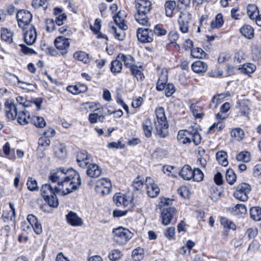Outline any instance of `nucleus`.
Listing matches in <instances>:
<instances>
[{
    "mask_svg": "<svg viewBox=\"0 0 261 261\" xmlns=\"http://www.w3.org/2000/svg\"><path fill=\"white\" fill-rule=\"evenodd\" d=\"M50 141L46 137H42L38 140V145L42 147H47L49 145Z\"/></svg>",
    "mask_w": 261,
    "mask_h": 261,
    "instance_id": "nucleus-61",
    "label": "nucleus"
},
{
    "mask_svg": "<svg viewBox=\"0 0 261 261\" xmlns=\"http://www.w3.org/2000/svg\"><path fill=\"white\" fill-rule=\"evenodd\" d=\"M117 59L120 60L121 62H123L124 66L126 68H130L135 64V60L130 55H124L123 54L120 53L118 55Z\"/></svg>",
    "mask_w": 261,
    "mask_h": 261,
    "instance_id": "nucleus-20",
    "label": "nucleus"
},
{
    "mask_svg": "<svg viewBox=\"0 0 261 261\" xmlns=\"http://www.w3.org/2000/svg\"><path fill=\"white\" fill-rule=\"evenodd\" d=\"M16 118H17V121L20 124L25 125L30 122L31 117H30L29 112L26 111L24 109L21 110L19 112V113Z\"/></svg>",
    "mask_w": 261,
    "mask_h": 261,
    "instance_id": "nucleus-24",
    "label": "nucleus"
},
{
    "mask_svg": "<svg viewBox=\"0 0 261 261\" xmlns=\"http://www.w3.org/2000/svg\"><path fill=\"white\" fill-rule=\"evenodd\" d=\"M237 175L234 171L231 169H228L226 172V179L228 184L232 185L236 181Z\"/></svg>",
    "mask_w": 261,
    "mask_h": 261,
    "instance_id": "nucleus-43",
    "label": "nucleus"
},
{
    "mask_svg": "<svg viewBox=\"0 0 261 261\" xmlns=\"http://www.w3.org/2000/svg\"><path fill=\"white\" fill-rule=\"evenodd\" d=\"M241 33L248 39H251L254 36V30L251 26L246 24L240 29Z\"/></svg>",
    "mask_w": 261,
    "mask_h": 261,
    "instance_id": "nucleus-27",
    "label": "nucleus"
},
{
    "mask_svg": "<svg viewBox=\"0 0 261 261\" xmlns=\"http://www.w3.org/2000/svg\"><path fill=\"white\" fill-rule=\"evenodd\" d=\"M101 173V169L97 164H91L88 166L87 174L90 177H97L100 175Z\"/></svg>",
    "mask_w": 261,
    "mask_h": 261,
    "instance_id": "nucleus-23",
    "label": "nucleus"
},
{
    "mask_svg": "<svg viewBox=\"0 0 261 261\" xmlns=\"http://www.w3.org/2000/svg\"><path fill=\"white\" fill-rule=\"evenodd\" d=\"M191 55L195 58H203L206 57V54L202 48L197 47L191 50Z\"/></svg>",
    "mask_w": 261,
    "mask_h": 261,
    "instance_id": "nucleus-44",
    "label": "nucleus"
},
{
    "mask_svg": "<svg viewBox=\"0 0 261 261\" xmlns=\"http://www.w3.org/2000/svg\"><path fill=\"white\" fill-rule=\"evenodd\" d=\"M126 14L125 11H120L115 16H113L114 20L118 27H122L123 29H127V26L125 23V18Z\"/></svg>",
    "mask_w": 261,
    "mask_h": 261,
    "instance_id": "nucleus-18",
    "label": "nucleus"
},
{
    "mask_svg": "<svg viewBox=\"0 0 261 261\" xmlns=\"http://www.w3.org/2000/svg\"><path fill=\"white\" fill-rule=\"evenodd\" d=\"M32 5L36 9L43 7L44 9H46L47 7L48 1L47 0H33Z\"/></svg>",
    "mask_w": 261,
    "mask_h": 261,
    "instance_id": "nucleus-51",
    "label": "nucleus"
},
{
    "mask_svg": "<svg viewBox=\"0 0 261 261\" xmlns=\"http://www.w3.org/2000/svg\"><path fill=\"white\" fill-rule=\"evenodd\" d=\"M174 167L171 166H164L163 167V171L164 173L167 174L169 176H172L175 177H177L178 175H179V172H177L176 174L173 171Z\"/></svg>",
    "mask_w": 261,
    "mask_h": 261,
    "instance_id": "nucleus-50",
    "label": "nucleus"
},
{
    "mask_svg": "<svg viewBox=\"0 0 261 261\" xmlns=\"http://www.w3.org/2000/svg\"><path fill=\"white\" fill-rule=\"evenodd\" d=\"M33 15L30 11L26 10H20L16 14V18L18 27L20 28H25L29 25L32 20Z\"/></svg>",
    "mask_w": 261,
    "mask_h": 261,
    "instance_id": "nucleus-7",
    "label": "nucleus"
},
{
    "mask_svg": "<svg viewBox=\"0 0 261 261\" xmlns=\"http://www.w3.org/2000/svg\"><path fill=\"white\" fill-rule=\"evenodd\" d=\"M49 179L53 183H58L57 191L59 195H66L79 188L81 185L80 174L72 169L66 171L63 168L53 170Z\"/></svg>",
    "mask_w": 261,
    "mask_h": 261,
    "instance_id": "nucleus-1",
    "label": "nucleus"
},
{
    "mask_svg": "<svg viewBox=\"0 0 261 261\" xmlns=\"http://www.w3.org/2000/svg\"><path fill=\"white\" fill-rule=\"evenodd\" d=\"M223 23L222 14L221 13L218 14L215 17V19L211 22V28L213 29H218L222 26Z\"/></svg>",
    "mask_w": 261,
    "mask_h": 261,
    "instance_id": "nucleus-31",
    "label": "nucleus"
},
{
    "mask_svg": "<svg viewBox=\"0 0 261 261\" xmlns=\"http://www.w3.org/2000/svg\"><path fill=\"white\" fill-rule=\"evenodd\" d=\"M231 58V55L227 53H222L218 57V62L219 63H223L228 61Z\"/></svg>",
    "mask_w": 261,
    "mask_h": 261,
    "instance_id": "nucleus-57",
    "label": "nucleus"
},
{
    "mask_svg": "<svg viewBox=\"0 0 261 261\" xmlns=\"http://www.w3.org/2000/svg\"><path fill=\"white\" fill-rule=\"evenodd\" d=\"M153 33L148 28H138L137 29V37L138 40L143 43H149L153 41Z\"/></svg>",
    "mask_w": 261,
    "mask_h": 261,
    "instance_id": "nucleus-13",
    "label": "nucleus"
},
{
    "mask_svg": "<svg viewBox=\"0 0 261 261\" xmlns=\"http://www.w3.org/2000/svg\"><path fill=\"white\" fill-rule=\"evenodd\" d=\"M201 140V136L197 129L192 127L188 129H180V141L183 144L188 145L193 142L195 145H198Z\"/></svg>",
    "mask_w": 261,
    "mask_h": 261,
    "instance_id": "nucleus-5",
    "label": "nucleus"
},
{
    "mask_svg": "<svg viewBox=\"0 0 261 261\" xmlns=\"http://www.w3.org/2000/svg\"><path fill=\"white\" fill-rule=\"evenodd\" d=\"M66 220L69 224L73 226H79L83 224L82 219L78 217L75 213L72 211L69 212L66 215Z\"/></svg>",
    "mask_w": 261,
    "mask_h": 261,
    "instance_id": "nucleus-17",
    "label": "nucleus"
},
{
    "mask_svg": "<svg viewBox=\"0 0 261 261\" xmlns=\"http://www.w3.org/2000/svg\"><path fill=\"white\" fill-rule=\"evenodd\" d=\"M121 61L119 59L114 60L111 63V70L114 73H117L121 72L122 68Z\"/></svg>",
    "mask_w": 261,
    "mask_h": 261,
    "instance_id": "nucleus-39",
    "label": "nucleus"
},
{
    "mask_svg": "<svg viewBox=\"0 0 261 261\" xmlns=\"http://www.w3.org/2000/svg\"><path fill=\"white\" fill-rule=\"evenodd\" d=\"M133 197L121 193H117L113 196V202L117 206L127 207L132 205Z\"/></svg>",
    "mask_w": 261,
    "mask_h": 261,
    "instance_id": "nucleus-12",
    "label": "nucleus"
},
{
    "mask_svg": "<svg viewBox=\"0 0 261 261\" xmlns=\"http://www.w3.org/2000/svg\"><path fill=\"white\" fill-rule=\"evenodd\" d=\"M251 191L250 186L246 183H242L237 186L233 193L234 197L241 201H245L248 198V194Z\"/></svg>",
    "mask_w": 261,
    "mask_h": 261,
    "instance_id": "nucleus-10",
    "label": "nucleus"
},
{
    "mask_svg": "<svg viewBox=\"0 0 261 261\" xmlns=\"http://www.w3.org/2000/svg\"><path fill=\"white\" fill-rule=\"evenodd\" d=\"M146 190L148 195L151 198H154L158 196L160 191L156 184L147 187Z\"/></svg>",
    "mask_w": 261,
    "mask_h": 261,
    "instance_id": "nucleus-34",
    "label": "nucleus"
},
{
    "mask_svg": "<svg viewBox=\"0 0 261 261\" xmlns=\"http://www.w3.org/2000/svg\"><path fill=\"white\" fill-rule=\"evenodd\" d=\"M236 159L238 161L248 162L250 161V154L248 151H242L237 155Z\"/></svg>",
    "mask_w": 261,
    "mask_h": 261,
    "instance_id": "nucleus-45",
    "label": "nucleus"
},
{
    "mask_svg": "<svg viewBox=\"0 0 261 261\" xmlns=\"http://www.w3.org/2000/svg\"><path fill=\"white\" fill-rule=\"evenodd\" d=\"M55 156L60 159H64L67 155L66 148L65 145L58 143L54 147Z\"/></svg>",
    "mask_w": 261,
    "mask_h": 261,
    "instance_id": "nucleus-21",
    "label": "nucleus"
},
{
    "mask_svg": "<svg viewBox=\"0 0 261 261\" xmlns=\"http://www.w3.org/2000/svg\"><path fill=\"white\" fill-rule=\"evenodd\" d=\"M46 30L47 31L51 32L56 29L55 21L53 19H48L46 20Z\"/></svg>",
    "mask_w": 261,
    "mask_h": 261,
    "instance_id": "nucleus-62",
    "label": "nucleus"
},
{
    "mask_svg": "<svg viewBox=\"0 0 261 261\" xmlns=\"http://www.w3.org/2000/svg\"><path fill=\"white\" fill-rule=\"evenodd\" d=\"M239 69L241 72L249 75L255 70L256 66L252 63H246L243 65L242 67Z\"/></svg>",
    "mask_w": 261,
    "mask_h": 261,
    "instance_id": "nucleus-35",
    "label": "nucleus"
},
{
    "mask_svg": "<svg viewBox=\"0 0 261 261\" xmlns=\"http://www.w3.org/2000/svg\"><path fill=\"white\" fill-rule=\"evenodd\" d=\"M164 90L165 95L167 97L171 96L175 92V88L172 84H168L166 85Z\"/></svg>",
    "mask_w": 261,
    "mask_h": 261,
    "instance_id": "nucleus-58",
    "label": "nucleus"
},
{
    "mask_svg": "<svg viewBox=\"0 0 261 261\" xmlns=\"http://www.w3.org/2000/svg\"><path fill=\"white\" fill-rule=\"evenodd\" d=\"M191 68L193 71L196 73H203L207 70V65L205 62L198 60L191 65Z\"/></svg>",
    "mask_w": 261,
    "mask_h": 261,
    "instance_id": "nucleus-22",
    "label": "nucleus"
},
{
    "mask_svg": "<svg viewBox=\"0 0 261 261\" xmlns=\"http://www.w3.org/2000/svg\"><path fill=\"white\" fill-rule=\"evenodd\" d=\"M193 170L189 165H185L180 169V177L185 180H190L193 176Z\"/></svg>",
    "mask_w": 261,
    "mask_h": 261,
    "instance_id": "nucleus-26",
    "label": "nucleus"
},
{
    "mask_svg": "<svg viewBox=\"0 0 261 261\" xmlns=\"http://www.w3.org/2000/svg\"><path fill=\"white\" fill-rule=\"evenodd\" d=\"M121 252L118 250H113L109 254V258L111 261H116L121 258Z\"/></svg>",
    "mask_w": 261,
    "mask_h": 261,
    "instance_id": "nucleus-53",
    "label": "nucleus"
},
{
    "mask_svg": "<svg viewBox=\"0 0 261 261\" xmlns=\"http://www.w3.org/2000/svg\"><path fill=\"white\" fill-rule=\"evenodd\" d=\"M54 43L57 48L60 50V53L62 55L64 56L67 54L70 46L68 39L62 36H59L55 39Z\"/></svg>",
    "mask_w": 261,
    "mask_h": 261,
    "instance_id": "nucleus-14",
    "label": "nucleus"
},
{
    "mask_svg": "<svg viewBox=\"0 0 261 261\" xmlns=\"http://www.w3.org/2000/svg\"><path fill=\"white\" fill-rule=\"evenodd\" d=\"M114 241L119 245H123L132 238L133 233L127 229L119 227L113 231Z\"/></svg>",
    "mask_w": 261,
    "mask_h": 261,
    "instance_id": "nucleus-6",
    "label": "nucleus"
},
{
    "mask_svg": "<svg viewBox=\"0 0 261 261\" xmlns=\"http://www.w3.org/2000/svg\"><path fill=\"white\" fill-rule=\"evenodd\" d=\"M247 14L251 19H255L258 15L259 11L257 7L255 5H249L247 6Z\"/></svg>",
    "mask_w": 261,
    "mask_h": 261,
    "instance_id": "nucleus-33",
    "label": "nucleus"
},
{
    "mask_svg": "<svg viewBox=\"0 0 261 261\" xmlns=\"http://www.w3.org/2000/svg\"><path fill=\"white\" fill-rule=\"evenodd\" d=\"M76 161L79 166L82 168L87 166L89 163V158L87 152L84 150L79 151L76 154Z\"/></svg>",
    "mask_w": 261,
    "mask_h": 261,
    "instance_id": "nucleus-16",
    "label": "nucleus"
},
{
    "mask_svg": "<svg viewBox=\"0 0 261 261\" xmlns=\"http://www.w3.org/2000/svg\"><path fill=\"white\" fill-rule=\"evenodd\" d=\"M23 39L28 45H32L36 41L37 32L34 25H29L25 28H22Z\"/></svg>",
    "mask_w": 261,
    "mask_h": 261,
    "instance_id": "nucleus-9",
    "label": "nucleus"
},
{
    "mask_svg": "<svg viewBox=\"0 0 261 261\" xmlns=\"http://www.w3.org/2000/svg\"><path fill=\"white\" fill-rule=\"evenodd\" d=\"M192 178L194 181H200L204 177L203 172L198 168H195L193 169Z\"/></svg>",
    "mask_w": 261,
    "mask_h": 261,
    "instance_id": "nucleus-48",
    "label": "nucleus"
},
{
    "mask_svg": "<svg viewBox=\"0 0 261 261\" xmlns=\"http://www.w3.org/2000/svg\"><path fill=\"white\" fill-rule=\"evenodd\" d=\"M230 134L231 136L237 141H241L244 137V131L239 128H236L232 129Z\"/></svg>",
    "mask_w": 261,
    "mask_h": 261,
    "instance_id": "nucleus-38",
    "label": "nucleus"
},
{
    "mask_svg": "<svg viewBox=\"0 0 261 261\" xmlns=\"http://www.w3.org/2000/svg\"><path fill=\"white\" fill-rule=\"evenodd\" d=\"M156 119L154 124L158 135L165 138L168 134V124L165 116V110L163 107H158L155 110Z\"/></svg>",
    "mask_w": 261,
    "mask_h": 261,
    "instance_id": "nucleus-3",
    "label": "nucleus"
},
{
    "mask_svg": "<svg viewBox=\"0 0 261 261\" xmlns=\"http://www.w3.org/2000/svg\"><path fill=\"white\" fill-rule=\"evenodd\" d=\"M30 122L38 127H43L46 125V122L42 117L34 116L31 117Z\"/></svg>",
    "mask_w": 261,
    "mask_h": 261,
    "instance_id": "nucleus-36",
    "label": "nucleus"
},
{
    "mask_svg": "<svg viewBox=\"0 0 261 261\" xmlns=\"http://www.w3.org/2000/svg\"><path fill=\"white\" fill-rule=\"evenodd\" d=\"M132 257L134 261H140L143 259V250L139 248L134 250L132 252Z\"/></svg>",
    "mask_w": 261,
    "mask_h": 261,
    "instance_id": "nucleus-49",
    "label": "nucleus"
},
{
    "mask_svg": "<svg viewBox=\"0 0 261 261\" xmlns=\"http://www.w3.org/2000/svg\"><path fill=\"white\" fill-rule=\"evenodd\" d=\"M190 110L196 118H201L203 115L202 108L198 103L192 104Z\"/></svg>",
    "mask_w": 261,
    "mask_h": 261,
    "instance_id": "nucleus-30",
    "label": "nucleus"
},
{
    "mask_svg": "<svg viewBox=\"0 0 261 261\" xmlns=\"http://www.w3.org/2000/svg\"><path fill=\"white\" fill-rule=\"evenodd\" d=\"M142 128L145 136L147 138H150L152 136L153 127L151 121L149 118L144 121L142 125Z\"/></svg>",
    "mask_w": 261,
    "mask_h": 261,
    "instance_id": "nucleus-25",
    "label": "nucleus"
},
{
    "mask_svg": "<svg viewBox=\"0 0 261 261\" xmlns=\"http://www.w3.org/2000/svg\"><path fill=\"white\" fill-rule=\"evenodd\" d=\"M9 206L11 210L9 211L4 212L2 218L5 222L11 221L14 224L15 220L16 211L13 203H9Z\"/></svg>",
    "mask_w": 261,
    "mask_h": 261,
    "instance_id": "nucleus-19",
    "label": "nucleus"
},
{
    "mask_svg": "<svg viewBox=\"0 0 261 261\" xmlns=\"http://www.w3.org/2000/svg\"><path fill=\"white\" fill-rule=\"evenodd\" d=\"M175 228L170 227L165 230L164 236L169 240H173L175 238Z\"/></svg>",
    "mask_w": 261,
    "mask_h": 261,
    "instance_id": "nucleus-55",
    "label": "nucleus"
},
{
    "mask_svg": "<svg viewBox=\"0 0 261 261\" xmlns=\"http://www.w3.org/2000/svg\"><path fill=\"white\" fill-rule=\"evenodd\" d=\"M176 7V3L174 1H168L165 4L166 15L171 17Z\"/></svg>",
    "mask_w": 261,
    "mask_h": 261,
    "instance_id": "nucleus-40",
    "label": "nucleus"
},
{
    "mask_svg": "<svg viewBox=\"0 0 261 261\" xmlns=\"http://www.w3.org/2000/svg\"><path fill=\"white\" fill-rule=\"evenodd\" d=\"M74 59L82 61L84 63H87L89 61L88 55L84 51L75 52L73 54Z\"/></svg>",
    "mask_w": 261,
    "mask_h": 261,
    "instance_id": "nucleus-42",
    "label": "nucleus"
},
{
    "mask_svg": "<svg viewBox=\"0 0 261 261\" xmlns=\"http://www.w3.org/2000/svg\"><path fill=\"white\" fill-rule=\"evenodd\" d=\"M221 196V192H219L216 188H213L211 191L210 197L214 201H217Z\"/></svg>",
    "mask_w": 261,
    "mask_h": 261,
    "instance_id": "nucleus-63",
    "label": "nucleus"
},
{
    "mask_svg": "<svg viewBox=\"0 0 261 261\" xmlns=\"http://www.w3.org/2000/svg\"><path fill=\"white\" fill-rule=\"evenodd\" d=\"M101 21L96 19L93 25H90V29L94 34H97L101 29Z\"/></svg>",
    "mask_w": 261,
    "mask_h": 261,
    "instance_id": "nucleus-59",
    "label": "nucleus"
},
{
    "mask_svg": "<svg viewBox=\"0 0 261 261\" xmlns=\"http://www.w3.org/2000/svg\"><path fill=\"white\" fill-rule=\"evenodd\" d=\"M233 211L237 215L244 214L247 212L246 207L243 204H237L232 208Z\"/></svg>",
    "mask_w": 261,
    "mask_h": 261,
    "instance_id": "nucleus-52",
    "label": "nucleus"
},
{
    "mask_svg": "<svg viewBox=\"0 0 261 261\" xmlns=\"http://www.w3.org/2000/svg\"><path fill=\"white\" fill-rule=\"evenodd\" d=\"M5 105L6 116L10 120H14L22 108L20 105H16L12 101H7Z\"/></svg>",
    "mask_w": 261,
    "mask_h": 261,
    "instance_id": "nucleus-11",
    "label": "nucleus"
},
{
    "mask_svg": "<svg viewBox=\"0 0 261 261\" xmlns=\"http://www.w3.org/2000/svg\"><path fill=\"white\" fill-rule=\"evenodd\" d=\"M220 223L224 228L231 229L232 230L236 229V225L231 221L228 220L225 217H222L220 219Z\"/></svg>",
    "mask_w": 261,
    "mask_h": 261,
    "instance_id": "nucleus-46",
    "label": "nucleus"
},
{
    "mask_svg": "<svg viewBox=\"0 0 261 261\" xmlns=\"http://www.w3.org/2000/svg\"><path fill=\"white\" fill-rule=\"evenodd\" d=\"M238 109L241 115L247 116L249 113V108L245 103H240Z\"/></svg>",
    "mask_w": 261,
    "mask_h": 261,
    "instance_id": "nucleus-56",
    "label": "nucleus"
},
{
    "mask_svg": "<svg viewBox=\"0 0 261 261\" xmlns=\"http://www.w3.org/2000/svg\"><path fill=\"white\" fill-rule=\"evenodd\" d=\"M195 243L191 240L187 241L186 246H183L180 248V254H186V249H188V253L190 252V250L194 246Z\"/></svg>",
    "mask_w": 261,
    "mask_h": 261,
    "instance_id": "nucleus-54",
    "label": "nucleus"
},
{
    "mask_svg": "<svg viewBox=\"0 0 261 261\" xmlns=\"http://www.w3.org/2000/svg\"><path fill=\"white\" fill-rule=\"evenodd\" d=\"M58 186H51L50 184H43L40 189L41 194L44 200L48 204L53 207H57L59 205V201L57 198L56 194L59 195L57 191Z\"/></svg>",
    "mask_w": 261,
    "mask_h": 261,
    "instance_id": "nucleus-4",
    "label": "nucleus"
},
{
    "mask_svg": "<svg viewBox=\"0 0 261 261\" xmlns=\"http://www.w3.org/2000/svg\"><path fill=\"white\" fill-rule=\"evenodd\" d=\"M112 184L109 179L102 178L97 180L95 187V191L102 195L108 194L111 190Z\"/></svg>",
    "mask_w": 261,
    "mask_h": 261,
    "instance_id": "nucleus-8",
    "label": "nucleus"
},
{
    "mask_svg": "<svg viewBox=\"0 0 261 261\" xmlns=\"http://www.w3.org/2000/svg\"><path fill=\"white\" fill-rule=\"evenodd\" d=\"M135 6L137 12L135 15L136 20L140 24L147 25L148 14L152 10V4L149 0H136Z\"/></svg>",
    "mask_w": 261,
    "mask_h": 261,
    "instance_id": "nucleus-2",
    "label": "nucleus"
},
{
    "mask_svg": "<svg viewBox=\"0 0 261 261\" xmlns=\"http://www.w3.org/2000/svg\"><path fill=\"white\" fill-rule=\"evenodd\" d=\"M250 217L255 221L261 220V208L259 207H252L250 210Z\"/></svg>",
    "mask_w": 261,
    "mask_h": 261,
    "instance_id": "nucleus-37",
    "label": "nucleus"
},
{
    "mask_svg": "<svg viewBox=\"0 0 261 261\" xmlns=\"http://www.w3.org/2000/svg\"><path fill=\"white\" fill-rule=\"evenodd\" d=\"M13 33L8 29H3L1 33L2 39L9 43L12 42Z\"/></svg>",
    "mask_w": 261,
    "mask_h": 261,
    "instance_id": "nucleus-41",
    "label": "nucleus"
},
{
    "mask_svg": "<svg viewBox=\"0 0 261 261\" xmlns=\"http://www.w3.org/2000/svg\"><path fill=\"white\" fill-rule=\"evenodd\" d=\"M28 189L31 191H37L38 186L36 180L32 177H29L27 183Z\"/></svg>",
    "mask_w": 261,
    "mask_h": 261,
    "instance_id": "nucleus-47",
    "label": "nucleus"
},
{
    "mask_svg": "<svg viewBox=\"0 0 261 261\" xmlns=\"http://www.w3.org/2000/svg\"><path fill=\"white\" fill-rule=\"evenodd\" d=\"M175 211V208L173 207L163 209L161 213V219L164 225H167L171 222Z\"/></svg>",
    "mask_w": 261,
    "mask_h": 261,
    "instance_id": "nucleus-15",
    "label": "nucleus"
},
{
    "mask_svg": "<svg viewBox=\"0 0 261 261\" xmlns=\"http://www.w3.org/2000/svg\"><path fill=\"white\" fill-rule=\"evenodd\" d=\"M126 29H123L122 27H118L117 29L115 27L112 26L111 28V31L114 34L115 38L119 40H123L125 36L124 31Z\"/></svg>",
    "mask_w": 261,
    "mask_h": 261,
    "instance_id": "nucleus-29",
    "label": "nucleus"
},
{
    "mask_svg": "<svg viewBox=\"0 0 261 261\" xmlns=\"http://www.w3.org/2000/svg\"><path fill=\"white\" fill-rule=\"evenodd\" d=\"M139 68L141 69L142 66H140L138 67L137 65H134L129 69L132 74L137 78L138 81H142L144 77L141 70L139 69Z\"/></svg>",
    "mask_w": 261,
    "mask_h": 261,
    "instance_id": "nucleus-32",
    "label": "nucleus"
},
{
    "mask_svg": "<svg viewBox=\"0 0 261 261\" xmlns=\"http://www.w3.org/2000/svg\"><path fill=\"white\" fill-rule=\"evenodd\" d=\"M216 156L219 164L224 167L227 166L228 162L226 152L224 151H218L216 153Z\"/></svg>",
    "mask_w": 261,
    "mask_h": 261,
    "instance_id": "nucleus-28",
    "label": "nucleus"
},
{
    "mask_svg": "<svg viewBox=\"0 0 261 261\" xmlns=\"http://www.w3.org/2000/svg\"><path fill=\"white\" fill-rule=\"evenodd\" d=\"M153 33L158 36H163L166 34L167 31L161 25L156 24L154 28Z\"/></svg>",
    "mask_w": 261,
    "mask_h": 261,
    "instance_id": "nucleus-60",
    "label": "nucleus"
},
{
    "mask_svg": "<svg viewBox=\"0 0 261 261\" xmlns=\"http://www.w3.org/2000/svg\"><path fill=\"white\" fill-rule=\"evenodd\" d=\"M257 232L258 230L257 228H250L247 230L246 234L249 239H253L257 235Z\"/></svg>",
    "mask_w": 261,
    "mask_h": 261,
    "instance_id": "nucleus-64",
    "label": "nucleus"
}]
</instances>
